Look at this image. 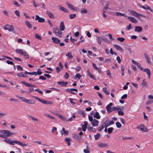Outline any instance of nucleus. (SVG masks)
Here are the masks:
<instances>
[{"instance_id":"nucleus-1","label":"nucleus","mask_w":153,"mask_h":153,"mask_svg":"<svg viewBox=\"0 0 153 153\" xmlns=\"http://www.w3.org/2000/svg\"><path fill=\"white\" fill-rule=\"evenodd\" d=\"M4 141L7 143L10 144L12 145H14L15 144H16L20 145V146L22 147L26 146L28 145V143H23L19 141L11 140L9 138H6L4 140Z\"/></svg>"},{"instance_id":"nucleus-2","label":"nucleus","mask_w":153,"mask_h":153,"mask_svg":"<svg viewBox=\"0 0 153 153\" xmlns=\"http://www.w3.org/2000/svg\"><path fill=\"white\" fill-rule=\"evenodd\" d=\"M112 103L111 102L108 105H107L106 107V108L108 113H109L111 111H117L119 110H121V109L120 108H118L117 107H114L111 108V106H112Z\"/></svg>"},{"instance_id":"nucleus-3","label":"nucleus","mask_w":153,"mask_h":153,"mask_svg":"<svg viewBox=\"0 0 153 153\" xmlns=\"http://www.w3.org/2000/svg\"><path fill=\"white\" fill-rule=\"evenodd\" d=\"M0 133L4 134L5 138L12 136L13 133H11L9 131L3 130L0 131Z\"/></svg>"},{"instance_id":"nucleus-4","label":"nucleus","mask_w":153,"mask_h":153,"mask_svg":"<svg viewBox=\"0 0 153 153\" xmlns=\"http://www.w3.org/2000/svg\"><path fill=\"white\" fill-rule=\"evenodd\" d=\"M53 33L57 35L59 37H62V32L60 31L57 28H53Z\"/></svg>"},{"instance_id":"nucleus-5","label":"nucleus","mask_w":153,"mask_h":153,"mask_svg":"<svg viewBox=\"0 0 153 153\" xmlns=\"http://www.w3.org/2000/svg\"><path fill=\"white\" fill-rule=\"evenodd\" d=\"M33 97L43 104H51L52 103V102H51L50 101H49V100H42L41 99L38 97H36V96H34V97Z\"/></svg>"},{"instance_id":"nucleus-6","label":"nucleus","mask_w":153,"mask_h":153,"mask_svg":"<svg viewBox=\"0 0 153 153\" xmlns=\"http://www.w3.org/2000/svg\"><path fill=\"white\" fill-rule=\"evenodd\" d=\"M4 29L5 30H8L9 31L13 32L14 33V27L12 25H7L4 26Z\"/></svg>"},{"instance_id":"nucleus-7","label":"nucleus","mask_w":153,"mask_h":153,"mask_svg":"<svg viewBox=\"0 0 153 153\" xmlns=\"http://www.w3.org/2000/svg\"><path fill=\"white\" fill-rule=\"evenodd\" d=\"M66 4L68 6L69 9L71 10H73L74 11H76L77 9L73 5L70 4L68 2H67Z\"/></svg>"},{"instance_id":"nucleus-8","label":"nucleus","mask_w":153,"mask_h":153,"mask_svg":"<svg viewBox=\"0 0 153 153\" xmlns=\"http://www.w3.org/2000/svg\"><path fill=\"white\" fill-rule=\"evenodd\" d=\"M73 138L76 140L80 141L82 137L79 136L78 134H75L72 135Z\"/></svg>"},{"instance_id":"nucleus-9","label":"nucleus","mask_w":153,"mask_h":153,"mask_svg":"<svg viewBox=\"0 0 153 153\" xmlns=\"http://www.w3.org/2000/svg\"><path fill=\"white\" fill-rule=\"evenodd\" d=\"M21 82L25 86L30 87H35L36 86L35 85L30 84L29 83H28L27 82H26L25 81H22Z\"/></svg>"},{"instance_id":"nucleus-10","label":"nucleus","mask_w":153,"mask_h":153,"mask_svg":"<svg viewBox=\"0 0 153 153\" xmlns=\"http://www.w3.org/2000/svg\"><path fill=\"white\" fill-rule=\"evenodd\" d=\"M35 20H38L39 22H43L45 21V19L44 18L39 17L38 15L36 16Z\"/></svg>"},{"instance_id":"nucleus-11","label":"nucleus","mask_w":153,"mask_h":153,"mask_svg":"<svg viewBox=\"0 0 153 153\" xmlns=\"http://www.w3.org/2000/svg\"><path fill=\"white\" fill-rule=\"evenodd\" d=\"M142 71H143L144 72H146L147 75L148 76V77L150 79V75H151V71L149 68H145L144 69L143 68V70H142Z\"/></svg>"},{"instance_id":"nucleus-12","label":"nucleus","mask_w":153,"mask_h":153,"mask_svg":"<svg viewBox=\"0 0 153 153\" xmlns=\"http://www.w3.org/2000/svg\"><path fill=\"white\" fill-rule=\"evenodd\" d=\"M66 90L68 92L72 94H75V92L72 91H75L76 92L78 91L75 88H71V89L68 88Z\"/></svg>"},{"instance_id":"nucleus-13","label":"nucleus","mask_w":153,"mask_h":153,"mask_svg":"<svg viewBox=\"0 0 153 153\" xmlns=\"http://www.w3.org/2000/svg\"><path fill=\"white\" fill-rule=\"evenodd\" d=\"M46 13L50 18L53 19L55 18L53 15L50 11H47Z\"/></svg>"},{"instance_id":"nucleus-14","label":"nucleus","mask_w":153,"mask_h":153,"mask_svg":"<svg viewBox=\"0 0 153 153\" xmlns=\"http://www.w3.org/2000/svg\"><path fill=\"white\" fill-rule=\"evenodd\" d=\"M114 47L117 50H119L122 52H123V49L119 45L117 44H114Z\"/></svg>"},{"instance_id":"nucleus-15","label":"nucleus","mask_w":153,"mask_h":153,"mask_svg":"<svg viewBox=\"0 0 153 153\" xmlns=\"http://www.w3.org/2000/svg\"><path fill=\"white\" fill-rule=\"evenodd\" d=\"M128 19L131 22H133L135 24H136L137 22V20L133 17L128 16Z\"/></svg>"},{"instance_id":"nucleus-16","label":"nucleus","mask_w":153,"mask_h":153,"mask_svg":"<svg viewBox=\"0 0 153 153\" xmlns=\"http://www.w3.org/2000/svg\"><path fill=\"white\" fill-rule=\"evenodd\" d=\"M52 39L53 42L55 44H59L60 42V40L58 38L55 37H52Z\"/></svg>"},{"instance_id":"nucleus-17","label":"nucleus","mask_w":153,"mask_h":153,"mask_svg":"<svg viewBox=\"0 0 153 153\" xmlns=\"http://www.w3.org/2000/svg\"><path fill=\"white\" fill-rule=\"evenodd\" d=\"M91 123L93 126H97L98 125V121L95 119H94Z\"/></svg>"},{"instance_id":"nucleus-18","label":"nucleus","mask_w":153,"mask_h":153,"mask_svg":"<svg viewBox=\"0 0 153 153\" xmlns=\"http://www.w3.org/2000/svg\"><path fill=\"white\" fill-rule=\"evenodd\" d=\"M60 132L62 135L65 134V135H68V131L65 130L64 128H62V130L60 131Z\"/></svg>"},{"instance_id":"nucleus-19","label":"nucleus","mask_w":153,"mask_h":153,"mask_svg":"<svg viewBox=\"0 0 153 153\" xmlns=\"http://www.w3.org/2000/svg\"><path fill=\"white\" fill-rule=\"evenodd\" d=\"M60 29L61 31H63L65 29V26L63 22H62L60 23Z\"/></svg>"},{"instance_id":"nucleus-20","label":"nucleus","mask_w":153,"mask_h":153,"mask_svg":"<svg viewBox=\"0 0 153 153\" xmlns=\"http://www.w3.org/2000/svg\"><path fill=\"white\" fill-rule=\"evenodd\" d=\"M58 84L60 85L61 86H62L63 85L66 86L68 84V82H65L64 81L58 82Z\"/></svg>"},{"instance_id":"nucleus-21","label":"nucleus","mask_w":153,"mask_h":153,"mask_svg":"<svg viewBox=\"0 0 153 153\" xmlns=\"http://www.w3.org/2000/svg\"><path fill=\"white\" fill-rule=\"evenodd\" d=\"M59 7L60 10L62 11H63L66 13H68V10L67 9L64 8L63 7L61 6V5H59Z\"/></svg>"},{"instance_id":"nucleus-22","label":"nucleus","mask_w":153,"mask_h":153,"mask_svg":"<svg viewBox=\"0 0 153 153\" xmlns=\"http://www.w3.org/2000/svg\"><path fill=\"white\" fill-rule=\"evenodd\" d=\"M98 146L101 148L107 147L108 146V145L107 144L100 143H99Z\"/></svg>"},{"instance_id":"nucleus-23","label":"nucleus","mask_w":153,"mask_h":153,"mask_svg":"<svg viewBox=\"0 0 153 153\" xmlns=\"http://www.w3.org/2000/svg\"><path fill=\"white\" fill-rule=\"evenodd\" d=\"M144 55L146 59L147 62L149 64H151V62L148 54L146 53H145Z\"/></svg>"},{"instance_id":"nucleus-24","label":"nucleus","mask_w":153,"mask_h":153,"mask_svg":"<svg viewBox=\"0 0 153 153\" xmlns=\"http://www.w3.org/2000/svg\"><path fill=\"white\" fill-rule=\"evenodd\" d=\"M131 13L133 15L137 17V18H139L140 19V17L138 16V15H139V13H137L135 11L132 10L131 11Z\"/></svg>"},{"instance_id":"nucleus-25","label":"nucleus","mask_w":153,"mask_h":153,"mask_svg":"<svg viewBox=\"0 0 153 153\" xmlns=\"http://www.w3.org/2000/svg\"><path fill=\"white\" fill-rule=\"evenodd\" d=\"M93 117L95 118H96L97 119H99L100 118V116L99 113L97 112H96L95 114L93 115Z\"/></svg>"},{"instance_id":"nucleus-26","label":"nucleus","mask_w":153,"mask_h":153,"mask_svg":"<svg viewBox=\"0 0 153 153\" xmlns=\"http://www.w3.org/2000/svg\"><path fill=\"white\" fill-rule=\"evenodd\" d=\"M142 30V28L141 27L136 26L135 27V30L137 32H141Z\"/></svg>"},{"instance_id":"nucleus-27","label":"nucleus","mask_w":153,"mask_h":153,"mask_svg":"<svg viewBox=\"0 0 153 153\" xmlns=\"http://www.w3.org/2000/svg\"><path fill=\"white\" fill-rule=\"evenodd\" d=\"M137 128L139 129H140V130L142 131H146L145 130L147 129L146 128V127L143 126V125H142L141 126H140V128L137 127Z\"/></svg>"},{"instance_id":"nucleus-28","label":"nucleus","mask_w":153,"mask_h":153,"mask_svg":"<svg viewBox=\"0 0 153 153\" xmlns=\"http://www.w3.org/2000/svg\"><path fill=\"white\" fill-rule=\"evenodd\" d=\"M103 124L104 125L105 127H107L108 126H109L110 124H109V121L108 120H106L103 123Z\"/></svg>"},{"instance_id":"nucleus-29","label":"nucleus","mask_w":153,"mask_h":153,"mask_svg":"<svg viewBox=\"0 0 153 153\" xmlns=\"http://www.w3.org/2000/svg\"><path fill=\"white\" fill-rule=\"evenodd\" d=\"M115 14L117 16H123L125 17L127 16L125 14L119 12H116Z\"/></svg>"},{"instance_id":"nucleus-30","label":"nucleus","mask_w":153,"mask_h":153,"mask_svg":"<svg viewBox=\"0 0 153 153\" xmlns=\"http://www.w3.org/2000/svg\"><path fill=\"white\" fill-rule=\"evenodd\" d=\"M88 72V74L89 76L92 79H93L94 80H95L96 79L95 78L94 76L89 71V70H88L87 71Z\"/></svg>"},{"instance_id":"nucleus-31","label":"nucleus","mask_w":153,"mask_h":153,"mask_svg":"<svg viewBox=\"0 0 153 153\" xmlns=\"http://www.w3.org/2000/svg\"><path fill=\"white\" fill-rule=\"evenodd\" d=\"M65 141L67 143L68 146H69L70 145V142L71 141V139L70 138H66L65 139Z\"/></svg>"},{"instance_id":"nucleus-32","label":"nucleus","mask_w":153,"mask_h":153,"mask_svg":"<svg viewBox=\"0 0 153 153\" xmlns=\"http://www.w3.org/2000/svg\"><path fill=\"white\" fill-rule=\"evenodd\" d=\"M58 117L60 119L63 120L67 121V119L66 117H64V116L60 114H59Z\"/></svg>"},{"instance_id":"nucleus-33","label":"nucleus","mask_w":153,"mask_h":153,"mask_svg":"<svg viewBox=\"0 0 153 153\" xmlns=\"http://www.w3.org/2000/svg\"><path fill=\"white\" fill-rule=\"evenodd\" d=\"M57 128L56 127H54L51 130V131L53 134H54L56 135H57L58 134V132H56Z\"/></svg>"},{"instance_id":"nucleus-34","label":"nucleus","mask_w":153,"mask_h":153,"mask_svg":"<svg viewBox=\"0 0 153 153\" xmlns=\"http://www.w3.org/2000/svg\"><path fill=\"white\" fill-rule=\"evenodd\" d=\"M25 24L29 28H31L32 27V25L30 23V22L28 21H26L25 22Z\"/></svg>"},{"instance_id":"nucleus-35","label":"nucleus","mask_w":153,"mask_h":153,"mask_svg":"<svg viewBox=\"0 0 153 153\" xmlns=\"http://www.w3.org/2000/svg\"><path fill=\"white\" fill-rule=\"evenodd\" d=\"M22 54L23 55H22L26 59H28L29 58L28 55L26 51H24Z\"/></svg>"},{"instance_id":"nucleus-36","label":"nucleus","mask_w":153,"mask_h":153,"mask_svg":"<svg viewBox=\"0 0 153 153\" xmlns=\"http://www.w3.org/2000/svg\"><path fill=\"white\" fill-rule=\"evenodd\" d=\"M16 52L17 53L21 54L22 55H23V53L24 52L21 49H17L16 50Z\"/></svg>"},{"instance_id":"nucleus-37","label":"nucleus","mask_w":153,"mask_h":153,"mask_svg":"<svg viewBox=\"0 0 153 153\" xmlns=\"http://www.w3.org/2000/svg\"><path fill=\"white\" fill-rule=\"evenodd\" d=\"M103 90L104 92L106 95H108L109 94V92L107 90L106 88H103Z\"/></svg>"},{"instance_id":"nucleus-38","label":"nucleus","mask_w":153,"mask_h":153,"mask_svg":"<svg viewBox=\"0 0 153 153\" xmlns=\"http://www.w3.org/2000/svg\"><path fill=\"white\" fill-rule=\"evenodd\" d=\"M76 15L75 14H69V17L71 19H72L76 17Z\"/></svg>"},{"instance_id":"nucleus-39","label":"nucleus","mask_w":153,"mask_h":153,"mask_svg":"<svg viewBox=\"0 0 153 153\" xmlns=\"http://www.w3.org/2000/svg\"><path fill=\"white\" fill-rule=\"evenodd\" d=\"M26 102L29 104H33L34 103L33 101L32 100H28L27 99Z\"/></svg>"},{"instance_id":"nucleus-40","label":"nucleus","mask_w":153,"mask_h":153,"mask_svg":"<svg viewBox=\"0 0 153 153\" xmlns=\"http://www.w3.org/2000/svg\"><path fill=\"white\" fill-rule=\"evenodd\" d=\"M17 97L19 98L22 101L24 102H26L27 99L25 98V97H21L19 96H16Z\"/></svg>"},{"instance_id":"nucleus-41","label":"nucleus","mask_w":153,"mask_h":153,"mask_svg":"<svg viewBox=\"0 0 153 153\" xmlns=\"http://www.w3.org/2000/svg\"><path fill=\"white\" fill-rule=\"evenodd\" d=\"M66 56H68L69 59L73 57V56L71 54V53L70 52L67 53L66 54Z\"/></svg>"},{"instance_id":"nucleus-42","label":"nucleus","mask_w":153,"mask_h":153,"mask_svg":"<svg viewBox=\"0 0 153 153\" xmlns=\"http://www.w3.org/2000/svg\"><path fill=\"white\" fill-rule=\"evenodd\" d=\"M81 12L82 13H86L88 12V11L85 8H82L81 9Z\"/></svg>"},{"instance_id":"nucleus-43","label":"nucleus","mask_w":153,"mask_h":153,"mask_svg":"<svg viewBox=\"0 0 153 153\" xmlns=\"http://www.w3.org/2000/svg\"><path fill=\"white\" fill-rule=\"evenodd\" d=\"M28 117L29 118H31L33 120L36 121H38V119L32 116L28 115Z\"/></svg>"},{"instance_id":"nucleus-44","label":"nucleus","mask_w":153,"mask_h":153,"mask_svg":"<svg viewBox=\"0 0 153 153\" xmlns=\"http://www.w3.org/2000/svg\"><path fill=\"white\" fill-rule=\"evenodd\" d=\"M114 128L113 127L109 128L107 129L108 133L109 134H111L113 131Z\"/></svg>"},{"instance_id":"nucleus-45","label":"nucleus","mask_w":153,"mask_h":153,"mask_svg":"<svg viewBox=\"0 0 153 153\" xmlns=\"http://www.w3.org/2000/svg\"><path fill=\"white\" fill-rule=\"evenodd\" d=\"M125 39L123 37H119L117 38V40L121 42H123Z\"/></svg>"},{"instance_id":"nucleus-46","label":"nucleus","mask_w":153,"mask_h":153,"mask_svg":"<svg viewBox=\"0 0 153 153\" xmlns=\"http://www.w3.org/2000/svg\"><path fill=\"white\" fill-rule=\"evenodd\" d=\"M136 65H137L138 68L141 70H143V68L141 66V65L140 63L137 62Z\"/></svg>"},{"instance_id":"nucleus-47","label":"nucleus","mask_w":153,"mask_h":153,"mask_svg":"<svg viewBox=\"0 0 153 153\" xmlns=\"http://www.w3.org/2000/svg\"><path fill=\"white\" fill-rule=\"evenodd\" d=\"M76 117V116L74 114H73L72 117L68 119H67V121H71L73 120V118H74Z\"/></svg>"},{"instance_id":"nucleus-48","label":"nucleus","mask_w":153,"mask_h":153,"mask_svg":"<svg viewBox=\"0 0 153 153\" xmlns=\"http://www.w3.org/2000/svg\"><path fill=\"white\" fill-rule=\"evenodd\" d=\"M105 127L104 125L102 123L101 126L99 128L97 129L98 131H101Z\"/></svg>"},{"instance_id":"nucleus-49","label":"nucleus","mask_w":153,"mask_h":153,"mask_svg":"<svg viewBox=\"0 0 153 153\" xmlns=\"http://www.w3.org/2000/svg\"><path fill=\"white\" fill-rule=\"evenodd\" d=\"M116 124L117 127L120 128L121 127V124L119 122H117L116 123Z\"/></svg>"},{"instance_id":"nucleus-50","label":"nucleus","mask_w":153,"mask_h":153,"mask_svg":"<svg viewBox=\"0 0 153 153\" xmlns=\"http://www.w3.org/2000/svg\"><path fill=\"white\" fill-rule=\"evenodd\" d=\"M100 134L97 133V134L94 135V137L95 140H97L100 137Z\"/></svg>"},{"instance_id":"nucleus-51","label":"nucleus","mask_w":153,"mask_h":153,"mask_svg":"<svg viewBox=\"0 0 153 153\" xmlns=\"http://www.w3.org/2000/svg\"><path fill=\"white\" fill-rule=\"evenodd\" d=\"M35 37L39 39V40H41L42 39V38L40 36V35H39L37 33H36V34H35Z\"/></svg>"},{"instance_id":"nucleus-52","label":"nucleus","mask_w":153,"mask_h":153,"mask_svg":"<svg viewBox=\"0 0 153 153\" xmlns=\"http://www.w3.org/2000/svg\"><path fill=\"white\" fill-rule=\"evenodd\" d=\"M100 38L103 41L105 42H108V39L106 38L105 37H101Z\"/></svg>"},{"instance_id":"nucleus-53","label":"nucleus","mask_w":153,"mask_h":153,"mask_svg":"<svg viewBox=\"0 0 153 153\" xmlns=\"http://www.w3.org/2000/svg\"><path fill=\"white\" fill-rule=\"evenodd\" d=\"M15 13L16 15L18 17H20V12L18 10H16L15 11Z\"/></svg>"},{"instance_id":"nucleus-54","label":"nucleus","mask_w":153,"mask_h":153,"mask_svg":"<svg viewBox=\"0 0 153 153\" xmlns=\"http://www.w3.org/2000/svg\"><path fill=\"white\" fill-rule=\"evenodd\" d=\"M81 77V76L79 74L77 73L74 79H76L77 78H78L79 79Z\"/></svg>"},{"instance_id":"nucleus-55","label":"nucleus","mask_w":153,"mask_h":153,"mask_svg":"<svg viewBox=\"0 0 153 153\" xmlns=\"http://www.w3.org/2000/svg\"><path fill=\"white\" fill-rule=\"evenodd\" d=\"M88 119H89V121L91 122L92 121H93L94 120V119H93L92 117L90 115L88 116Z\"/></svg>"},{"instance_id":"nucleus-56","label":"nucleus","mask_w":153,"mask_h":153,"mask_svg":"<svg viewBox=\"0 0 153 153\" xmlns=\"http://www.w3.org/2000/svg\"><path fill=\"white\" fill-rule=\"evenodd\" d=\"M109 6V4L108 2H107L105 6L104 7L105 9H106V10H107L108 9V7Z\"/></svg>"},{"instance_id":"nucleus-57","label":"nucleus","mask_w":153,"mask_h":153,"mask_svg":"<svg viewBox=\"0 0 153 153\" xmlns=\"http://www.w3.org/2000/svg\"><path fill=\"white\" fill-rule=\"evenodd\" d=\"M127 95L126 94H124L121 97V99L122 100L126 99L127 98Z\"/></svg>"},{"instance_id":"nucleus-58","label":"nucleus","mask_w":153,"mask_h":153,"mask_svg":"<svg viewBox=\"0 0 153 153\" xmlns=\"http://www.w3.org/2000/svg\"><path fill=\"white\" fill-rule=\"evenodd\" d=\"M69 100H70V102L71 104H72L73 105H75V102L73 101V100H75V99H73L72 98H70L69 99Z\"/></svg>"},{"instance_id":"nucleus-59","label":"nucleus","mask_w":153,"mask_h":153,"mask_svg":"<svg viewBox=\"0 0 153 153\" xmlns=\"http://www.w3.org/2000/svg\"><path fill=\"white\" fill-rule=\"evenodd\" d=\"M24 74L22 73H18L17 74V76L19 77H21L23 76Z\"/></svg>"},{"instance_id":"nucleus-60","label":"nucleus","mask_w":153,"mask_h":153,"mask_svg":"<svg viewBox=\"0 0 153 153\" xmlns=\"http://www.w3.org/2000/svg\"><path fill=\"white\" fill-rule=\"evenodd\" d=\"M39 79H42L43 80H45L46 79V78L43 76H39Z\"/></svg>"},{"instance_id":"nucleus-61","label":"nucleus","mask_w":153,"mask_h":153,"mask_svg":"<svg viewBox=\"0 0 153 153\" xmlns=\"http://www.w3.org/2000/svg\"><path fill=\"white\" fill-rule=\"evenodd\" d=\"M6 62L8 64H10L11 65H13L14 64L13 62L12 61L7 60Z\"/></svg>"},{"instance_id":"nucleus-62","label":"nucleus","mask_w":153,"mask_h":153,"mask_svg":"<svg viewBox=\"0 0 153 153\" xmlns=\"http://www.w3.org/2000/svg\"><path fill=\"white\" fill-rule=\"evenodd\" d=\"M17 68L18 70H20L21 71L23 70V68L20 65L17 66Z\"/></svg>"},{"instance_id":"nucleus-63","label":"nucleus","mask_w":153,"mask_h":153,"mask_svg":"<svg viewBox=\"0 0 153 153\" xmlns=\"http://www.w3.org/2000/svg\"><path fill=\"white\" fill-rule=\"evenodd\" d=\"M68 77H69L68 74L67 72L64 75L65 78V79H67L68 78Z\"/></svg>"},{"instance_id":"nucleus-64","label":"nucleus","mask_w":153,"mask_h":153,"mask_svg":"<svg viewBox=\"0 0 153 153\" xmlns=\"http://www.w3.org/2000/svg\"><path fill=\"white\" fill-rule=\"evenodd\" d=\"M83 152L85 153H90V151L88 149H84L83 150Z\"/></svg>"}]
</instances>
